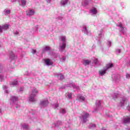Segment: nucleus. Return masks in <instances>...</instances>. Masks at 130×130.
I'll return each instance as SVG.
<instances>
[{
	"label": "nucleus",
	"instance_id": "1",
	"mask_svg": "<svg viewBox=\"0 0 130 130\" xmlns=\"http://www.w3.org/2000/svg\"><path fill=\"white\" fill-rule=\"evenodd\" d=\"M59 40L60 41L59 50V51H63L67 46V37L66 36H60L59 38Z\"/></svg>",
	"mask_w": 130,
	"mask_h": 130
},
{
	"label": "nucleus",
	"instance_id": "2",
	"mask_svg": "<svg viewBox=\"0 0 130 130\" xmlns=\"http://www.w3.org/2000/svg\"><path fill=\"white\" fill-rule=\"evenodd\" d=\"M37 94H38V90H37V89L34 88L32 89L31 93L28 98L29 101H30V102H35V101H36L35 97H36V95H37Z\"/></svg>",
	"mask_w": 130,
	"mask_h": 130
},
{
	"label": "nucleus",
	"instance_id": "3",
	"mask_svg": "<svg viewBox=\"0 0 130 130\" xmlns=\"http://www.w3.org/2000/svg\"><path fill=\"white\" fill-rule=\"evenodd\" d=\"M10 104L12 106L16 107V108H19V107H20V105L18 104V97L17 96H11Z\"/></svg>",
	"mask_w": 130,
	"mask_h": 130
},
{
	"label": "nucleus",
	"instance_id": "4",
	"mask_svg": "<svg viewBox=\"0 0 130 130\" xmlns=\"http://www.w3.org/2000/svg\"><path fill=\"white\" fill-rule=\"evenodd\" d=\"M113 67V64L109 63L108 64L106 68L104 69L101 70L99 71V74L100 76H104L106 74V71L108 70L109 69H110Z\"/></svg>",
	"mask_w": 130,
	"mask_h": 130
},
{
	"label": "nucleus",
	"instance_id": "5",
	"mask_svg": "<svg viewBox=\"0 0 130 130\" xmlns=\"http://www.w3.org/2000/svg\"><path fill=\"white\" fill-rule=\"evenodd\" d=\"M102 103L103 102L101 100H97L95 102V106L96 107L94 108L92 112H98L99 110L102 109Z\"/></svg>",
	"mask_w": 130,
	"mask_h": 130
},
{
	"label": "nucleus",
	"instance_id": "6",
	"mask_svg": "<svg viewBox=\"0 0 130 130\" xmlns=\"http://www.w3.org/2000/svg\"><path fill=\"white\" fill-rule=\"evenodd\" d=\"M128 102L126 98H121L120 99V103H118L117 106L118 107H124V106L127 105Z\"/></svg>",
	"mask_w": 130,
	"mask_h": 130
},
{
	"label": "nucleus",
	"instance_id": "7",
	"mask_svg": "<svg viewBox=\"0 0 130 130\" xmlns=\"http://www.w3.org/2000/svg\"><path fill=\"white\" fill-rule=\"evenodd\" d=\"M89 113H84L80 118L82 122V123H85L87 122V120H88V117H89Z\"/></svg>",
	"mask_w": 130,
	"mask_h": 130
},
{
	"label": "nucleus",
	"instance_id": "8",
	"mask_svg": "<svg viewBox=\"0 0 130 130\" xmlns=\"http://www.w3.org/2000/svg\"><path fill=\"white\" fill-rule=\"evenodd\" d=\"M104 37V33L103 32V29H101L99 33V37L98 38V41L99 44H101V42H102Z\"/></svg>",
	"mask_w": 130,
	"mask_h": 130
},
{
	"label": "nucleus",
	"instance_id": "9",
	"mask_svg": "<svg viewBox=\"0 0 130 130\" xmlns=\"http://www.w3.org/2000/svg\"><path fill=\"white\" fill-rule=\"evenodd\" d=\"M117 26L119 27V30L121 32V33H122L123 34H125V33H126V28L123 27L121 23H118V24H117Z\"/></svg>",
	"mask_w": 130,
	"mask_h": 130
},
{
	"label": "nucleus",
	"instance_id": "10",
	"mask_svg": "<svg viewBox=\"0 0 130 130\" xmlns=\"http://www.w3.org/2000/svg\"><path fill=\"white\" fill-rule=\"evenodd\" d=\"M98 13V11L97 10V8L95 7H92L89 10V14L91 16H96Z\"/></svg>",
	"mask_w": 130,
	"mask_h": 130
},
{
	"label": "nucleus",
	"instance_id": "11",
	"mask_svg": "<svg viewBox=\"0 0 130 130\" xmlns=\"http://www.w3.org/2000/svg\"><path fill=\"white\" fill-rule=\"evenodd\" d=\"M66 87H72L74 90H76L77 91H79L80 90V87L79 86L75 85V84L73 82L70 83L69 84H66Z\"/></svg>",
	"mask_w": 130,
	"mask_h": 130
},
{
	"label": "nucleus",
	"instance_id": "12",
	"mask_svg": "<svg viewBox=\"0 0 130 130\" xmlns=\"http://www.w3.org/2000/svg\"><path fill=\"white\" fill-rule=\"evenodd\" d=\"M9 27L10 25L9 24H5L2 26L0 25V34H2L3 31H5V30H8Z\"/></svg>",
	"mask_w": 130,
	"mask_h": 130
},
{
	"label": "nucleus",
	"instance_id": "13",
	"mask_svg": "<svg viewBox=\"0 0 130 130\" xmlns=\"http://www.w3.org/2000/svg\"><path fill=\"white\" fill-rule=\"evenodd\" d=\"M82 32H84V34H86V35H87L88 36H90L91 31L87 29V27L85 25H83L82 26Z\"/></svg>",
	"mask_w": 130,
	"mask_h": 130
},
{
	"label": "nucleus",
	"instance_id": "14",
	"mask_svg": "<svg viewBox=\"0 0 130 130\" xmlns=\"http://www.w3.org/2000/svg\"><path fill=\"white\" fill-rule=\"evenodd\" d=\"M44 61L45 66H47V67H49V66H52V64H53V62H52L50 59H44Z\"/></svg>",
	"mask_w": 130,
	"mask_h": 130
},
{
	"label": "nucleus",
	"instance_id": "15",
	"mask_svg": "<svg viewBox=\"0 0 130 130\" xmlns=\"http://www.w3.org/2000/svg\"><path fill=\"white\" fill-rule=\"evenodd\" d=\"M26 16L28 17H31V16H34L35 14V11L32 9H28L26 11Z\"/></svg>",
	"mask_w": 130,
	"mask_h": 130
},
{
	"label": "nucleus",
	"instance_id": "16",
	"mask_svg": "<svg viewBox=\"0 0 130 130\" xmlns=\"http://www.w3.org/2000/svg\"><path fill=\"white\" fill-rule=\"evenodd\" d=\"M114 82H119L120 81V76L117 75H113L112 76Z\"/></svg>",
	"mask_w": 130,
	"mask_h": 130
},
{
	"label": "nucleus",
	"instance_id": "17",
	"mask_svg": "<svg viewBox=\"0 0 130 130\" xmlns=\"http://www.w3.org/2000/svg\"><path fill=\"white\" fill-rule=\"evenodd\" d=\"M40 104L42 107H46V106H47V105H48V100H43L41 101Z\"/></svg>",
	"mask_w": 130,
	"mask_h": 130
},
{
	"label": "nucleus",
	"instance_id": "18",
	"mask_svg": "<svg viewBox=\"0 0 130 130\" xmlns=\"http://www.w3.org/2000/svg\"><path fill=\"white\" fill-rule=\"evenodd\" d=\"M12 11L11 9L9 8H6L4 10L3 12V15H5V16H9L10 14H11Z\"/></svg>",
	"mask_w": 130,
	"mask_h": 130
},
{
	"label": "nucleus",
	"instance_id": "19",
	"mask_svg": "<svg viewBox=\"0 0 130 130\" xmlns=\"http://www.w3.org/2000/svg\"><path fill=\"white\" fill-rule=\"evenodd\" d=\"M21 127L24 130L30 129V127L29 126V125L26 123L21 124Z\"/></svg>",
	"mask_w": 130,
	"mask_h": 130
},
{
	"label": "nucleus",
	"instance_id": "20",
	"mask_svg": "<svg viewBox=\"0 0 130 130\" xmlns=\"http://www.w3.org/2000/svg\"><path fill=\"white\" fill-rule=\"evenodd\" d=\"M90 2H91V0H82V6H83V7H87Z\"/></svg>",
	"mask_w": 130,
	"mask_h": 130
},
{
	"label": "nucleus",
	"instance_id": "21",
	"mask_svg": "<svg viewBox=\"0 0 130 130\" xmlns=\"http://www.w3.org/2000/svg\"><path fill=\"white\" fill-rule=\"evenodd\" d=\"M16 58H17V56H15V54L11 51L10 53L9 59H10V60H15Z\"/></svg>",
	"mask_w": 130,
	"mask_h": 130
},
{
	"label": "nucleus",
	"instance_id": "22",
	"mask_svg": "<svg viewBox=\"0 0 130 130\" xmlns=\"http://www.w3.org/2000/svg\"><path fill=\"white\" fill-rule=\"evenodd\" d=\"M92 61L90 60L83 59L82 63L84 66H89Z\"/></svg>",
	"mask_w": 130,
	"mask_h": 130
},
{
	"label": "nucleus",
	"instance_id": "23",
	"mask_svg": "<svg viewBox=\"0 0 130 130\" xmlns=\"http://www.w3.org/2000/svg\"><path fill=\"white\" fill-rule=\"evenodd\" d=\"M3 73V68H2V65L0 64V81L3 82L4 81V75L2 74Z\"/></svg>",
	"mask_w": 130,
	"mask_h": 130
},
{
	"label": "nucleus",
	"instance_id": "24",
	"mask_svg": "<svg viewBox=\"0 0 130 130\" xmlns=\"http://www.w3.org/2000/svg\"><path fill=\"white\" fill-rule=\"evenodd\" d=\"M130 122V117H125L123 119V123L125 124L126 123H129Z\"/></svg>",
	"mask_w": 130,
	"mask_h": 130
},
{
	"label": "nucleus",
	"instance_id": "25",
	"mask_svg": "<svg viewBox=\"0 0 130 130\" xmlns=\"http://www.w3.org/2000/svg\"><path fill=\"white\" fill-rule=\"evenodd\" d=\"M27 3V0H20L19 1V5L21 7H25Z\"/></svg>",
	"mask_w": 130,
	"mask_h": 130
},
{
	"label": "nucleus",
	"instance_id": "26",
	"mask_svg": "<svg viewBox=\"0 0 130 130\" xmlns=\"http://www.w3.org/2000/svg\"><path fill=\"white\" fill-rule=\"evenodd\" d=\"M18 85V83L17 80H13L12 82L10 83V86H11V87H15V86H17Z\"/></svg>",
	"mask_w": 130,
	"mask_h": 130
},
{
	"label": "nucleus",
	"instance_id": "27",
	"mask_svg": "<svg viewBox=\"0 0 130 130\" xmlns=\"http://www.w3.org/2000/svg\"><path fill=\"white\" fill-rule=\"evenodd\" d=\"M68 2L69 0H61L60 4L61 6H62V7H64L66 5L68 4Z\"/></svg>",
	"mask_w": 130,
	"mask_h": 130
},
{
	"label": "nucleus",
	"instance_id": "28",
	"mask_svg": "<svg viewBox=\"0 0 130 130\" xmlns=\"http://www.w3.org/2000/svg\"><path fill=\"white\" fill-rule=\"evenodd\" d=\"M61 121H58L56 123H54L52 125V127H58V126H59V125H61Z\"/></svg>",
	"mask_w": 130,
	"mask_h": 130
},
{
	"label": "nucleus",
	"instance_id": "29",
	"mask_svg": "<svg viewBox=\"0 0 130 130\" xmlns=\"http://www.w3.org/2000/svg\"><path fill=\"white\" fill-rule=\"evenodd\" d=\"M85 98L83 96H79L77 97V100L79 101V102H83V101H85Z\"/></svg>",
	"mask_w": 130,
	"mask_h": 130
},
{
	"label": "nucleus",
	"instance_id": "30",
	"mask_svg": "<svg viewBox=\"0 0 130 130\" xmlns=\"http://www.w3.org/2000/svg\"><path fill=\"white\" fill-rule=\"evenodd\" d=\"M65 96L67 97V98H68L69 99H72L73 94L71 92H67L65 94Z\"/></svg>",
	"mask_w": 130,
	"mask_h": 130
},
{
	"label": "nucleus",
	"instance_id": "31",
	"mask_svg": "<svg viewBox=\"0 0 130 130\" xmlns=\"http://www.w3.org/2000/svg\"><path fill=\"white\" fill-rule=\"evenodd\" d=\"M57 75V77L58 79H60V80H63V79H64V77L63 76V75L61 74H56Z\"/></svg>",
	"mask_w": 130,
	"mask_h": 130
},
{
	"label": "nucleus",
	"instance_id": "32",
	"mask_svg": "<svg viewBox=\"0 0 130 130\" xmlns=\"http://www.w3.org/2000/svg\"><path fill=\"white\" fill-rule=\"evenodd\" d=\"M118 96H119V94H118V93H114L112 95L113 99H114V100L116 99L117 97H118Z\"/></svg>",
	"mask_w": 130,
	"mask_h": 130
},
{
	"label": "nucleus",
	"instance_id": "33",
	"mask_svg": "<svg viewBox=\"0 0 130 130\" xmlns=\"http://www.w3.org/2000/svg\"><path fill=\"white\" fill-rule=\"evenodd\" d=\"M66 56H62L59 57L60 61H62V62H64V61H66Z\"/></svg>",
	"mask_w": 130,
	"mask_h": 130
},
{
	"label": "nucleus",
	"instance_id": "34",
	"mask_svg": "<svg viewBox=\"0 0 130 130\" xmlns=\"http://www.w3.org/2000/svg\"><path fill=\"white\" fill-rule=\"evenodd\" d=\"M3 88L4 90H5V93H6V94H8L9 93V91L7 90V89H8V86L6 85H4Z\"/></svg>",
	"mask_w": 130,
	"mask_h": 130
},
{
	"label": "nucleus",
	"instance_id": "35",
	"mask_svg": "<svg viewBox=\"0 0 130 130\" xmlns=\"http://www.w3.org/2000/svg\"><path fill=\"white\" fill-rule=\"evenodd\" d=\"M89 128H95V127H96V124L93 123H90L89 124Z\"/></svg>",
	"mask_w": 130,
	"mask_h": 130
},
{
	"label": "nucleus",
	"instance_id": "36",
	"mask_svg": "<svg viewBox=\"0 0 130 130\" xmlns=\"http://www.w3.org/2000/svg\"><path fill=\"white\" fill-rule=\"evenodd\" d=\"M92 60H93L94 64H97L98 63V59L97 58L93 57Z\"/></svg>",
	"mask_w": 130,
	"mask_h": 130
},
{
	"label": "nucleus",
	"instance_id": "37",
	"mask_svg": "<svg viewBox=\"0 0 130 130\" xmlns=\"http://www.w3.org/2000/svg\"><path fill=\"white\" fill-rule=\"evenodd\" d=\"M52 106L53 108H54V109H56L58 107V104H53L52 105Z\"/></svg>",
	"mask_w": 130,
	"mask_h": 130
},
{
	"label": "nucleus",
	"instance_id": "38",
	"mask_svg": "<svg viewBox=\"0 0 130 130\" xmlns=\"http://www.w3.org/2000/svg\"><path fill=\"white\" fill-rule=\"evenodd\" d=\"M50 50V47H48V46H46L44 49H43V51L44 52V51H48Z\"/></svg>",
	"mask_w": 130,
	"mask_h": 130
},
{
	"label": "nucleus",
	"instance_id": "39",
	"mask_svg": "<svg viewBox=\"0 0 130 130\" xmlns=\"http://www.w3.org/2000/svg\"><path fill=\"white\" fill-rule=\"evenodd\" d=\"M67 111H66L65 109H60V113H62V114H66Z\"/></svg>",
	"mask_w": 130,
	"mask_h": 130
},
{
	"label": "nucleus",
	"instance_id": "40",
	"mask_svg": "<svg viewBox=\"0 0 130 130\" xmlns=\"http://www.w3.org/2000/svg\"><path fill=\"white\" fill-rule=\"evenodd\" d=\"M107 46H108L109 47H110V46H111V41H107Z\"/></svg>",
	"mask_w": 130,
	"mask_h": 130
},
{
	"label": "nucleus",
	"instance_id": "41",
	"mask_svg": "<svg viewBox=\"0 0 130 130\" xmlns=\"http://www.w3.org/2000/svg\"><path fill=\"white\" fill-rule=\"evenodd\" d=\"M121 52V50L120 49H117L116 50V53H117V54H119V53H120Z\"/></svg>",
	"mask_w": 130,
	"mask_h": 130
},
{
	"label": "nucleus",
	"instance_id": "42",
	"mask_svg": "<svg viewBox=\"0 0 130 130\" xmlns=\"http://www.w3.org/2000/svg\"><path fill=\"white\" fill-rule=\"evenodd\" d=\"M14 35L19 36L20 32H19V31L16 30V31L14 32Z\"/></svg>",
	"mask_w": 130,
	"mask_h": 130
},
{
	"label": "nucleus",
	"instance_id": "43",
	"mask_svg": "<svg viewBox=\"0 0 130 130\" xmlns=\"http://www.w3.org/2000/svg\"><path fill=\"white\" fill-rule=\"evenodd\" d=\"M24 91V87H21L20 88L19 90H18V92H23Z\"/></svg>",
	"mask_w": 130,
	"mask_h": 130
},
{
	"label": "nucleus",
	"instance_id": "44",
	"mask_svg": "<svg viewBox=\"0 0 130 130\" xmlns=\"http://www.w3.org/2000/svg\"><path fill=\"white\" fill-rule=\"evenodd\" d=\"M31 53H32V54H34L35 53H36V50L32 49L31 50Z\"/></svg>",
	"mask_w": 130,
	"mask_h": 130
},
{
	"label": "nucleus",
	"instance_id": "45",
	"mask_svg": "<svg viewBox=\"0 0 130 130\" xmlns=\"http://www.w3.org/2000/svg\"><path fill=\"white\" fill-rule=\"evenodd\" d=\"M126 79H129V78H130V75L128 74H126Z\"/></svg>",
	"mask_w": 130,
	"mask_h": 130
},
{
	"label": "nucleus",
	"instance_id": "46",
	"mask_svg": "<svg viewBox=\"0 0 130 130\" xmlns=\"http://www.w3.org/2000/svg\"><path fill=\"white\" fill-rule=\"evenodd\" d=\"M37 31H38V25L35 27V32H37Z\"/></svg>",
	"mask_w": 130,
	"mask_h": 130
},
{
	"label": "nucleus",
	"instance_id": "47",
	"mask_svg": "<svg viewBox=\"0 0 130 130\" xmlns=\"http://www.w3.org/2000/svg\"><path fill=\"white\" fill-rule=\"evenodd\" d=\"M106 116H108V117H112V116L110 115V113L109 114H106Z\"/></svg>",
	"mask_w": 130,
	"mask_h": 130
},
{
	"label": "nucleus",
	"instance_id": "48",
	"mask_svg": "<svg viewBox=\"0 0 130 130\" xmlns=\"http://www.w3.org/2000/svg\"><path fill=\"white\" fill-rule=\"evenodd\" d=\"M127 110H128V111H130V104L127 106Z\"/></svg>",
	"mask_w": 130,
	"mask_h": 130
},
{
	"label": "nucleus",
	"instance_id": "49",
	"mask_svg": "<svg viewBox=\"0 0 130 130\" xmlns=\"http://www.w3.org/2000/svg\"><path fill=\"white\" fill-rule=\"evenodd\" d=\"M127 67H130V61H129L128 62H127Z\"/></svg>",
	"mask_w": 130,
	"mask_h": 130
},
{
	"label": "nucleus",
	"instance_id": "50",
	"mask_svg": "<svg viewBox=\"0 0 130 130\" xmlns=\"http://www.w3.org/2000/svg\"><path fill=\"white\" fill-rule=\"evenodd\" d=\"M25 75H26V76H29V75H30V73H29L28 72H26L25 73Z\"/></svg>",
	"mask_w": 130,
	"mask_h": 130
},
{
	"label": "nucleus",
	"instance_id": "51",
	"mask_svg": "<svg viewBox=\"0 0 130 130\" xmlns=\"http://www.w3.org/2000/svg\"><path fill=\"white\" fill-rule=\"evenodd\" d=\"M46 2L48 4H50V2H51V0H46Z\"/></svg>",
	"mask_w": 130,
	"mask_h": 130
},
{
	"label": "nucleus",
	"instance_id": "52",
	"mask_svg": "<svg viewBox=\"0 0 130 130\" xmlns=\"http://www.w3.org/2000/svg\"><path fill=\"white\" fill-rule=\"evenodd\" d=\"M100 130H106V129L104 127H103Z\"/></svg>",
	"mask_w": 130,
	"mask_h": 130
},
{
	"label": "nucleus",
	"instance_id": "53",
	"mask_svg": "<svg viewBox=\"0 0 130 130\" xmlns=\"http://www.w3.org/2000/svg\"><path fill=\"white\" fill-rule=\"evenodd\" d=\"M2 114V108H0V115Z\"/></svg>",
	"mask_w": 130,
	"mask_h": 130
},
{
	"label": "nucleus",
	"instance_id": "54",
	"mask_svg": "<svg viewBox=\"0 0 130 130\" xmlns=\"http://www.w3.org/2000/svg\"><path fill=\"white\" fill-rule=\"evenodd\" d=\"M16 1H17V0H11V2H16Z\"/></svg>",
	"mask_w": 130,
	"mask_h": 130
},
{
	"label": "nucleus",
	"instance_id": "55",
	"mask_svg": "<svg viewBox=\"0 0 130 130\" xmlns=\"http://www.w3.org/2000/svg\"><path fill=\"white\" fill-rule=\"evenodd\" d=\"M30 122H31V119H29V123H30Z\"/></svg>",
	"mask_w": 130,
	"mask_h": 130
},
{
	"label": "nucleus",
	"instance_id": "56",
	"mask_svg": "<svg viewBox=\"0 0 130 130\" xmlns=\"http://www.w3.org/2000/svg\"><path fill=\"white\" fill-rule=\"evenodd\" d=\"M126 130H130V128H126Z\"/></svg>",
	"mask_w": 130,
	"mask_h": 130
},
{
	"label": "nucleus",
	"instance_id": "57",
	"mask_svg": "<svg viewBox=\"0 0 130 130\" xmlns=\"http://www.w3.org/2000/svg\"><path fill=\"white\" fill-rule=\"evenodd\" d=\"M128 93L130 94V88H129V90H128Z\"/></svg>",
	"mask_w": 130,
	"mask_h": 130
},
{
	"label": "nucleus",
	"instance_id": "58",
	"mask_svg": "<svg viewBox=\"0 0 130 130\" xmlns=\"http://www.w3.org/2000/svg\"><path fill=\"white\" fill-rule=\"evenodd\" d=\"M1 46H2V43L1 42H0V47H1Z\"/></svg>",
	"mask_w": 130,
	"mask_h": 130
},
{
	"label": "nucleus",
	"instance_id": "59",
	"mask_svg": "<svg viewBox=\"0 0 130 130\" xmlns=\"http://www.w3.org/2000/svg\"><path fill=\"white\" fill-rule=\"evenodd\" d=\"M59 19H60V20H61V18H60Z\"/></svg>",
	"mask_w": 130,
	"mask_h": 130
},
{
	"label": "nucleus",
	"instance_id": "60",
	"mask_svg": "<svg viewBox=\"0 0 130 130\" xmlns=\"http://www.w3.org/2000/svg\"><path fill=\"white\" fill-rule=\"evenodd\" d=\"M62 89H64V87L63 88V87H62Z\"/></svg>",
	"mask_w": 130,
	"mask_h": 130
},
{
	"label": "nucleus",
	"instance_id": "61",
	"mask_svg": "<svg viewBox=\"0 0 130 130\" xmlns=\"http://www.w3.org/2000/svg\"><path fill=\"white\" fill-rule=\"evenodd\" d=\"M66 127H68V126L66 125Z\"/></svg>",
	"mask_w": 130,
	"mask_h": 130
}]
</instances>
